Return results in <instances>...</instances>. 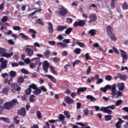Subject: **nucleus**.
Here are the masks:
<instances>
[{
	"label": "nucleus",
	"mask_w": 128,
	"mask_h": 128,
	"mask_svg": "<svg viewBox=\"0 0 128 128\" xmlns=\"http://www.w3.org/2000/svg\"><path fill=\"white\" fill-rule=\"evenodd\" d=\"M18 102L16 99H13L11 100V102H6L4 104L3 106V108L4 110H12L16 106V104H18Z\"/></svg>",
	"instance_id": "nucleus-1"
},
{
	"label": "nucleus",
	"mask_w": 128,
	"mask_h": 128,
	"mask_svg": "<svg viewBox=\"0 0 128 128\" xmlns=\"http://www.w3.org/2000/svg\"><path fill=\"white\" fill-rule=\"evenodd\" d=\"M59 10L58 14L61 16H66L68 14V9L64 8V6H59Z\"/></svg>",
	"instance_id": "nucleus-2"
},
{
	"label": "nucleus",
	"mask_w": 128,
	"mask_h": 128,
	"mask_svg": "<svg viewBox=\"0 0 128 128\" xmlns=\"http://www.w3.org/2000/svg\"><path fill=\"white\" fill-rule=\"evenodd\" d=\"M120 52L121 56L122 58V64H126L128 60V54H126V51L122 50H120Z\"/></svg>",
	"instance_id": "nucleus-3"
},
{
	"label": "nucleus",
	"mask_w": 128,
	"mask_h": 128,
	"mask_svg": "<svg viewBox=\"0 0 128 128\" xmlns=\"http://www.w3.org/2000/svg\"><path fill=\"white\" fill-rule=\"evenodd\" d=\"M10 90L12 92H20L22 88L18 85V84L14 82L11 84Z\"/></svg>",
	"instance_id": "nucleus-4"
},
{
	"label": "nucleus",
	"mask_w": 128,
	"mask_h": 128,
	"mask_svg": "<svg viewBox=\"0 0 128 128\" xmlns=\"http://www.w3.org/2000/svg\"><path fill=\"white\" fill-rule=\"evenodd\" d=\"M90 20L88 21V24H92L94 22H96L98 20V17L96 14H92L89 16Z\"/></svg>",
	"instance_id": "nucleus-5"
},
{
	"label": "nucleus",
	"mask_w": 128,
	"mask_h": 128,
	"mask_svg": "<svg viewBox=\"0 0 128 128\" xmlns=\"http://www.w3.org/2000/svg\"><path fill=\"white\" fill-rule=\"evenodd\" d=\"M18 116H26V111L24 107H22L20 110H18L17 112Z\"/></svg>",
	"instance_id": "nucleus-6"
},
{
	"label": "nucleus",
	"mask_w": 128,
	"mask_h": 128,
	"mask_svg": "<svg viewBox=\"0 0 128 128\" xmlns=\"http://www.w3.org/2000/svg\"><path fill=\"white\" fill-rule=\"evenodd\" d=\"M50 66V64L46 60L44 61L43 62V70L45 72L48 73V67Z\"/></svg>",
	"instance_id": "nucleus-7"
},
{
	"label": "nucleus",
	"mask_w": 128,
	"mask_h": 128,
	"mask_svg": "<svg viewBox=\"0 0 128 128\" xmlns=\"http://www.w3.org/2000/svg\"><path fill=\"white\" fill-rule=\"evenodd\" d=\"M112 88V86H110L109 84L106 85L104 87H102L100 88V90L103 92H106V91L110 90Z\"/></svg>",
	"instance_id": "nucleus-8"
},
{
	"label": "nucleus",
	"mask_w": 128,
	"mask_h": 128,
	"mask_svg": "<svg viewBox=\"0 0 128 128\" xmlns=\"http://www.w3.org/2000/svg\"><path fill=\"white\" fill-rule=\"evenodd\" d=\"M100 112H103L104 114H112V111L110 110H108L106 107L102 106L100 108Z\"/></svg>",
	"instance_id": "nucleus-9"
},
{
	"label": "nucleus",
	"mask_w": 128,
	"mask_h": 128,
	"mask_svg": "<svg viewBox=\"0 0 128 128\" xmlns=\"http://www.w3.org/2000/svg\"><path fill=\"white\" fill-rule=\"evenodd\" d=\"M25 52H26L28 56H34V50L30 48H25Z\"/></svg>",
	"instance_id": "nucleus-10"
},
{
	"label": "nucleus",
	"mask_w": 128,
	"mask_h": 128,
	"mask_svg": "<svg viewBox=\"0 0 128 128\" xmlns=\"http://www.w3.org/2000/svg\"><path fill=\"white\" fill-rule=\"evenodd\" d=\"M58 118L56 120V122H61L62 124H64V118H66V116L64 114H60Z\"/></svg>",
	"instance_id": "nucleus-11"
},
{
	"label": "nucleus",
	"mask_w": 128,
	"mask_h": 128,
	"mask_svg": "<svg viewBox=\"0 0 128 128\" xmlns=\"http://www.w3.org/2000/svg\"><path fill=\"white\" fill-rule=\"evenodd\" d=\"M118 121L116 123V128H122V124H124V120H122L121 118H118Z\"/></svg>",
	"instance_id": "nucleus-12"
},
{
	"label": "nucleus",
	"mask_w": 128,
	"mask_h": 128,
	"mask_svg": "<svg viewBox=\"0 0 128 128\" xmlns=\"http://www.w3.org/2000/svg\"><path fill=\"white\" fill-rule=\"evenodd\" d=\"M28 32L29 34H32L31 35L32 38H36V34H38V32L36 30L32 28H30L28 30Z\"/></svg>",
	"instance_id": "nucleus-13"
},
{
	"label": "nucleus",
	"mask_w": 128,
	"mask_h": 128,
	"mask_svg": "<svg viewBox=\"0 0 128 128\" xmlns=\"http://www.w3.org/2000/svg\"><path fill=\"white\" fill-rule=\"evenodd\" d=\"M48 30L49 34H53L54 32V26L52 23L48 22Z\"/></svg>",
	"instance_id": "nucleus-14"
},
{
	"label": "nucleus",
	"mask_w": 128,
	"mask_h": 128,
	"mask_svg": "<svg viewBox=\"0 0 128 128\" xmlns=\"http://www.w3.org/2000/svg\"><path fill=\"white\" fill-rule=\"evenodd\" d=\"M106 33L108 34H112V32H114V28L112 27L110 25H108L106 27Z\"/></svg>",
	"instance_id": "nucleus-15"
},
{
	"label": "nucleus",
	"mask_w": 128,
	"mask_h": 128,
	"mask_svg": "<svg viewBox=\"0 0 128 128\" xmlns=\"http://www.w3.org/2000/svg\"><path fill=\"white\" fill-rule=\"evenodd\" d=\"M44 76H46V78H48L52 82H54V84H56V78H54V76H52V75L44 74Z\"/></svg>",
	"instance_id": "nucleus-16"
},
{
	"label": "nucleus",
	"mask_w": 128,
	"mask_h": 128,
	"mask_svg": "<svg viewBox=\"0 0 128 128\" xmlns=\"http://www.w3.org/2000/svg\"><path fill=\"white\" fill-rule=\"evenodd\" d=\"M8 68V60H4V62H2L0 64V68L4 70Z\"/></svg>",
	"instance_id": "nucleus-17"
},
{
	"label": "nucleus",
	"mask_w": 128,
	"mask_h": 128,
	"mask_svg": "<svg viewBox=\"0 0 128 128\" xmlns=\"http://www.w3.org/2000/svg\"><path fill=\"white\" fill-rule=\"evenodd\" d=\"M116 84H114L112 85V92H111V94L112 96H116Z\"/></svg>",
	"instance_id": "nucleus-18"
},
{
	"label": "nucleus",
	"mask_w": 128,
	"mask_h": 128,
	"mask_svg": "<svg viewBox=\"0 0 128 128\" xmlns=\"http://www.w3.org/2000/svg\"><path fill=\"white\" fill-rule=\"evenodd\" d=\"M66 102L68 104H72L74 101V100L70 98V97L67 96L66 98Z\"/></svg>",
	"instance_id": "nucleus-19"
},
{
	"label": "nucleus",
	"mask_w": 128,
	"mask_h": 128,
	"mask_svg": "<svg viewBox=\"0 0 128 128\" xmlns=\"http://www.w3.org/2000/svg\"><path fill=\"white\" fill-rule=\"evenodd\" d=\"M88 88L86 87H80L77 90V94H80L81 92H84Z\"/></svg>",
	"instance_id": "nucleus-20"
},
{
	"label": "nucleus",
	"mask_w": 128,
	"mask_h": 128,
	"mask_svg": "<svg viewBox=\"0 0 128 128\" xmlns=\"http://www.w3.org/2000/svg\"><path fill=\"white\" fill-rule=\"evenodd\" d=\"M12 56H14V53L12 52H11L10 54V53H6L4 52L3 53V55H2L1 56H4V58H10Z\"/></svg>",
	"instance_id": "nucleus-21"
},
{
	"label": "nucleus",
	"mask_w": 128,
	"mask_h": 128,
	"mask_svg": "<svg viewBox=\"0 0 128 128\" xmlns=\"http://www.w3.org/2000/svg\"><path fill=\"white\" fill-rule=\"evenodd\" d=\"M117 76H118V78L122 80H126V75H122L120 74V73H118Z\"/></svg>",
	"instance_id": "nucleus-22"
},
{
	"label": "nucleus",
	"mask_w": 128,
	"mask_h": 128,
	"mask_svg": "<svg viewBox=\"0 0 128 128\" xmlns=\"http://www.w3.org/2000/svg\"><path fill=\"white\" fill-rule=\"evenodd\" d=\"M10 86H6V88H3V89L2 90V94H6V96H8V92H10Z\"/></svg>",
	"instance_id": "nucleus-23"
},
{
	"label": "nucleus",
	"mask_w": 128,
	"mask_h": 128,
	"mask_svg": "<svg viewBox=\"0 0 128 128\" xmlns=\"http://www.w3.org/2000/svg\"><path fill=\"white\" fill-rule=\"evenodd\" d=\"M14 80L12 78H10V80H8V78H6L4 80V84H8V86H10L12 84V82H13Z\"/></svg>",
	"instance_id": "nucleus-24"
},
{
	"label": "nucleus",
	"mask_w": 128,
	"mask_h": 128,
	"mask_svg": "<svg viewBox=\"0 0 128 128\" xmlns=\"http://www.w3.org/2000/svg\"><path fill=\"white\" fill-rule=\"evenodd\" d=\"M68 28V26H57V30L58 32H62L63 30H66Z\"/></svg>",
	"instance_id": "nucleus-25"
},
{
	"label": "nucleus",
	"mask_w": 128,
	"mask_h": 128,
	"mask_svg": "<svg viewBox=\"0 0 128 128\" xmlns=\"http://www.w3.org/2000/svg\"><path fill=\"white\" fill-rule=\"evenodd\" d=\"M108 36L109 38H110L111 40H113L114 42H116V36L114 32L108 34Z\"/></svg>",
	"instance_id": "nucleus-26"
},
{
	"label": "nucleus",
	"mask_w": 128,
	"mask_h": 128,
	"mask_svg": "<svg viewBox=\"0 0 128 128\" xmlns=\"http://www.w3.org/2000/svg\"><path fill=\"white\" fill-rule=\"evenodd\" d=\"M118 88L119 90H121L122 92V90H124V84L122 82L119 83L118 84Z\"/></svg>",
	"instance_id": "nucleus-27"
},
{
	"label": "nucleus",
	"mask_w": 128,
	"mask_h": 128,
	"mask_svg": "<svg viewBox=\"0 0 128 128\" xmlns=\"http://www.w3.org/2000/svg\"><path fill=\"white\" fill-rule=\"evenodd\" d=\"M32 92L36 96H38V94H42V90L37 88L36 89H35V90L33 91Z\"/></svg>",
	"instance_id": "nucleus-28"
},
{
	"label": "nucleus",
	"mask_w": 128,
	"mask_h": 128,
	"mask_svg": "<svg viewBox=\"0 0 128 128\" xmlns=\"http://www.w3.org/2000/svg\"><path fill=\"white\" fill-rule=\"evenodd\" d=\"M18 82L19 86H20V84H24V79L22 76H20L18 78Z\"/></svg>",
	"instance_id": "nucleus-29"
},
{
	"label": "nucleus",
	"mask_w": 128,
	"mask_h": 128,
	"mask_svg": "<svg viewBox=\"0 0 128 128\" xmlns=\"http://www.w3.org/2000/svg\"><path fill=\"white\" fill-rule=\"evenodd\" d=\"M58 46H60L62 48H68V44L64 43H62V42H58L57 43Z\"/></svg>",
	"instance_id": "nucleus-30"
},
{
	"label": "nucleus",
	"mask_w": 128,
	"mask_h": 128,
	"mask_svg": "<svg viewBox=\"0 0 128 128\" xmlns=\"http://www.w3.org/2000/svg\"><path fill=\"white\" fill-rule=\"evenodd\" d=\"M31 60L32 62V60H35L34 62V64L36 66H38V62H40V59L38 58H33Z\"/></svg>",
	"instance_id": "nucleus-31"
},
{
	"label": "nucleus",
	"mask_w": 128,
	"mask_h": 128,
	"mask_svg": "<svg viewBox=\"0 0 128 128\" xmlns=\"http://www.w3.org/2000/svg\"><path fill=\"white\" fill-rule=\"evenodd\" d=\"M20 36H22L23 40H30L29 37L26 36V34H24V33H20Z\"/></svg>",
	"instance_id": "nucleus-32"
},
{
	"label": "nucleus",
	"mask_w": 128,
	"mask_h": 128,
	"mask_svg": "<svg viewBox=\"0 0 128 128\" xmlns=\"http://www.w3.org/2000/svg\"><path fill=\"white\" fill-rule=\"evenodd\" d=\"M72 28H66V30H65V34H70V32H72Z\"/></svg>",
	"instance_id": "nucleus-33"
},
{
	"label": "nucleus",
	"mask_w": 128,
	"mask_h": 128,
	"mask_svg": "<svg viewBox=\"0 0 128 128\" xmlns=\"http://www.w3.org/2000/svg\"><path fill=\"white\" fill-rule=\"evenodd\" d=\"M50 68L51 72L52 74H55V76H58V72L56 70H54V68L52 67V66H50Z\"/></svg>",
	"instance_id": "nucleus-34"
},
{
	"label": "nucleus",
	"mask_w": 128,
	"mask_h": 128,
	"mask_svg": "<svg viewBox=\"0 0 128 128\" xmlns=\"http://www.w3.org/2000/svg\"><path fill=\"white\" fill-rule=\"evenodd\" d=\"M122 8L124 10H128V2H124L122 5Z\"/></svg>",
	"instance_id": "nucleus-35"
},
{
	"label": "nucleus",
	"mask_w": 128,
	"mask_h": 128,
	"mask_svg": "<svg viewBox=\"0 0 128 128\" xmlns=\"http://www.w3.org/2000/svg\"><path fill=\"white\" fill-rule=\"evenodd\" d=\"M50 54L51 52L50 50H46L44 52V56L46 58H50Z\"/></svg>",
	"instance_id": "nucleus-36"
},
{
	"label": "nucleus",
	"mask_w": 128,
	"mask_h": 128,
	"mask_svg": "<svg viewBox=\"0 0 128 128\" xmlns=\"http://www.w3.org/2000/svg\"><path fill=\"white\" fill-rule=\"evenodd\" d=\"M88 34H90L91 36H96V30L92 29L89 30Z\"/></svg>",
	"instance_id": "nucleus-37"
},
{
	"label": "nucleus",
	"mask_w": 128,
	"mask_h": 128,
	"mask_svg": "<svg viewBox=\"0 0 128 128\" xmlns=\"http://www.w3.org/2000/svg\"><path fill=\"white\" fill-rule=\"evenodd\" d=\"M9 74L10 78H14L16 76V72L14 70L10 71Z\"/></svg>",
	"instance_id": "nucleus-38"
},
{
	"label": "nucleus",
	"mask_w": 128,
	"mask_h": 128,
	"mask_svg": "<svg viewBox=\"0 0 128 128\" xmlns=\"http://www.w3.org/2000/svg\"><path fill=\"white\" fill-rule=\"evenodd\" d=\"M81 52H82V50L80 48H76L74 50V52L76 54H80Z\"/></svg>",
	"instance_id": "nucleus-39"
},
{
	"label": "nucleus",
	"mask_w": 128,
	"mask_h": 128,
	"mask_svg": "<svg viewBox=\"0 0 128 128\" xmlns=\"http://www.w3.org/2000/svg\"><path fill=\"white\" fill-rule=\"evenodd\" d=\"M36 24H40V26H44V23L42 20L40 18L38 19V22H36Z\"/></svg>",
	"instance_id": "nucleus-40"
},
{
	"label": "nucleus",
	"mask_w": 128,
	"mask_h": 128,
	"mask_svg": "<svg viewBox=\"0 0 128 128\" xmlns=\"http://www.w3.org/2000/svg\"><path fill=\"white\" fill-rule=\"evenodd\" d=\"M76 124H78V126H83V128H84L88 124V123L86 122L84 124L82 122H78L76 123Z\"/></svg>",
	"instance_id": "nucleus-41"
},
{
	"label": "nucleus",
	"mask_w": 128,
	"mask_h": 128,
	"mask_svg": "<svg viewBox=\"0 0 128 128\" xmlns=\"http://www.w3.org/2000/svg\"><path fill=\"white\" fill-rule=\"evenodd\" d=\"M112 118V116L110 115H106L104 116V118L106 122H108V120H110Z\"/></svg>",
	"instance_id": "nucleus-42"
},
{
	"label": "nucleus",
	"mask_w": 128,
	"mask_h": 128,
	"mask_svg": "<svg viewBox=\"0 0 128 128\" xmlns=\"http://www.w3.org/2000/svg\"><path fill=\"white\" fill-rule=\"evenodd\" d=\"M64 114L66 116V118H70V114L68 111H64Z\"/></svg>",
	"instance_id": "nucleus-43"
},
{
	"label": "nucleus",
	"mask_w": 128,
	"mask_h": 128,
	"mask_svg": "<svg viewBox=\"0 0 128 128\" xmlns=\"http://www.w3.org/2000/svg\"><path fill=\"white\" fill-rule=\"evenodd\" d=\"M1 120L6 123L10 122V119L8 118L4 117V116L1 117Z\"/></svg>",
	"instance_id": "nucleus-44"
},
{
	"label": "nucleus",
	"mask_w": 128,
	"mask_h": 128,
	"mask_svg": "<svg viewBox=\"0 0 128 128\" xmlns=\"http://www.w3.org/2000/svg\"><path fill=\"white\" fill-rule=\"evenodd\" d=\"M28 88L30 90H32V88L33 90H36V88H38L36 85V84H32L30 85L29 86Z\"/></svg>",
	"instance_id": "nucleus-45"
},
{
	"label": "nucleus",
	"mask_w": 128,
	"mask_h": 128,
	"mask_svg": "<svg viewBox=\"0 0 128 128\" xmlns=\"http://www.w3.org/2000/svg\"><path fill=\"white\" fill-rule=\"evenodd\" d=\"M36 96L34 94L30 95V96L29 100L30 102H34V98Z\"/></svg>",
	"instance_id": "nucleus-46"
},
{
	"label": "nucleus",
	"mask_w": 128,
	"mask_h": 128,
	"mask_svg": "<svg viewBox=\"0 0 128 128\" xmlns=\"http://www.w3.org/2000/svg\"><path fill=\"white\" fill-rule=\"evenodd\" d=\"M78 22L80 26H84L86 24V22L84 20H80Z\"/></svg>",
	"instance_id": "nucleus-47"
},
{
	"label": "nucleus",
	"mask_w": 128,
	"mask_h": 128,
	"mask_svg": "<svg viewBox=\"0 0 128 128\" xmlns=\"http://www.w3.org/2000/svg\"><path fill=\"white\" fill-rule=\"evenodd\" d=\"M76 44H78V46H80V48H84V46H86L82 42H80L78 41L76 42Z\"/></svg>",
	"instance_id": "nucleus-48"
},
{
	"label": "nucleus",
	"mask_w": 128,
	"mask_h": 128,
	"mask_svg": "<svg viewBox=\"0 0 128 128\" xmlns=\"http://www.w3.org/2000/svg\"><path fill=\"white\" fill-rule=\"evenodd\" d=\"M86 98L87 100H90L92 102H94V100H96V98L90 95H88L86 96Z\"/></svg>",
	"instance_id": "nucleus-49"
},
{
	"label": "nucleus",
	"mask_w": 128,
	"mask_h": 128,
	"mask_svg": "<svg viewBox=\"0 0 128 128\" xmlns=\"http://www.w3.org/2000/svg\"><path fill=\"white\" fill-rule=\"evenodd\" d=\"M21 72H22V74H29L28 71L25 68H22Z\"/></svg>",
	"instance_id": "nucleus-50"
},
{
	"label": "nucleus",
	"mask_w": 128,
	"mask_h": 128,
	"mask_svg": "<svg viewBox=\"0 0 128 128\" xmlns=\"http://www.w3.org/2000/svg\"><path fill=\"white\" fill-rule=\"evenodd\" d=\"M52 60L54 62L56 63H58L60 62V58L55 57V58H54Z\"/></svg>",
	"instance_id": "nucleus-51"
},
{
	"label": "nucleus",
	"mask_w": 128,
	"mask_h": 128,
	"mask_svg": "<svg viewBox=\"0 0 128 128\" xmlns=\"http://www.w3.org/2000/svg\"><path fill=\"white\" fill-rule=\"evenodd\" d=\"M36 114L38 118H42V113L40 112V111H37L36 112Z\"/></svg>",
	"instance_id": "nucleus-52"
},
{
	"label": "nucleus",
	"mask_w": 128,
	"mask_h": 128,
	"mask_svg": "<svg viewBox=\"0 0 128 128\" xmlns=\"http://www.w3.org/2000/svg\"><path fill=\"white\" fill-rule=\"evenodd\" d=\"M32 92V89H30V88L26 90V96H30V93Z\"/></svg>",
	"instance_id": "nucleus-53"
},
{
	"label": "nucleus",
	"mask_w": 128,
	"mask_h": 128,
	"mask_svg": "<svg viewBox=\"0 0 128 128\" xmlns=\"http://www.w3.org/2000/svg\"><path fill=\"white\" fill-rule=\"evenodd\" d=\"M92 8H98V6L94 4H91L88 8L89 10H92Z\"/></svg>",
	"instance_id": "nucleus-54"
},
{
	"label": "nucleus",
	"mask_w": 128,
	"mask_h": 128,
	"mask_svg": "<svg viewBox=\"0 0 128 128\" xmlns=\"http://www.w3.org/2000/svg\"><path fill=\"white\" fill-rule=\"evenodd\" d=\"M114 2H116V0H112V1H111V8H112V10H114V8H115Z\"/></svg>",
	"instance_id": "nucleus-55"
},
{
	"label": "nucleus",
	"mask_w": 128,
	"mask_h": 128,
	"mask_svg": "<svg viewBox=\"0 0 128 128\" xmlns=\"http://www.w3.org/2000/svg\"><path fill=\"white\" fill-rule=\"evenodd\" d=\"M112 77L110 75L106 76L105 77V80H108V82H110V81L112 80Z\"/></svg>",
	"instance_id": "nucleus-56"
},
{
	"label": "nucleus",
	"mask_w": 128,
	"mask_h": 128,
	"mask_svg": "<svg viewBox=\"0 0 128 128\" xmlns=\"http://www.w3.org/2000/svg\"><path fill=\"white\" fill-rule=\"evenodd\" d=\"M62 42H64V44H70V39H64L62 40Z\"/></svg>",
	"instance_id": "nucleus-57"
},
{
	"label": "nucleus",
	"mask_w": 128,
	"mask_h": 128,
	"mask_svg": "<svg viewBox=\"0 0 128 128\" xmlns=\"http://www.w3.org/2000/svg\"><path fill=\"white\" fill-rule=\"evenodd\" d=\"M122 102V101L120 100H119L116 102V106H120Z\"/></svg>",
	"instance_id": "nucleus-58"
},
{
	"label": "nucleus",
	"mask_w": 128,
	"mask_h": 128,
	"mask_svg": "<svg viewBox=\"0 0 128 128\" xmlns=\"http://www.w3.org/2000/svg\"><path fill=\"white\" fill-rule=\"evenodd\" d=\"M106 108H110V110H114V108H116V106L112 104V106H106Z\"/></svg>",
	"instance_id": "nucleus-59"
},
{
	"label": "nucleus",
	"mask_w": 128,
	"mask_h": 128,
	"mask_svg": "<svg viewBox=\"0 0 128 128\" xmlns=\"http://www.w3.org/2000/svg\"><path fill=\"white\" fill-rule=\"evenodd\" d=\"M8 18L6 16H4L2 19V22H6L8 21Z\"/></svg>",
	"instance_id": "nucleus-60"
},
{
	"label": "nucleus",
	"mask_w": 128,
	"mask_h": 128,
	"mask_svg": "<svg viewBox=\"0 0 128 128\" xmlns=\"http://www.w3.org/2000/svg\"><path fill=\"white\" fill-rule=\"evenodd\" d=\"M72 40H72V46H75L76 45V38H72Z\"/></svg>",
	"instance_id": "nucleus-61"
},
{
	"label": "nucleus",
	"mask_w": 128,
	"mask_h": 128,
	"mask_svg": "<svg viewBox=\"0 0 128 128\" xmlns=\"http://www.w3.org/2000/svg\"><path fill=\"white\" fill-rule=\"evenodd\" d=\"M85 58L87 60H92V58H90V54L88 53H86L85 54Z\"/></svg>",
	"instance_id": "nucleus-62"
},
{
	"label": "nucleus",
	"mask_w": 128,
	"mask_h": 128,
	"mask_svg": "<svg viewBox=\"0 0 128 128\" xmlns=\"http://www.w3.org/2000/svg\"><path fill=\"white\" fill-rule=\"evenodd\" d=\"M94 80H95V78H94V77H92L91 78H88L87 79V82L89 83V84H90V82H94Z\"/></svg>",
	"instance_id": "nucleus-63"
},
{
	"label": "nucleus",
	"mask_w": 128,
	"mask_h": 128,
	"mask_svg": "<svg viewBox=\"0 0 128 128\" xmlns=\"http://www.w3.org/2000/svg\"><path fill=\"white\" fill-rule=\"evenodd\" d=\"M13 29L14 30H20L21 28L20 27V26H14Z\"/></svg>",
	"instance_id": "nucleus-64"
}]
</instances>
